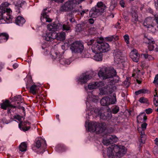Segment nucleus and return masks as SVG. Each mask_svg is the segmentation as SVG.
Instances as JSON below:
<instances>
[{
  "label": "nucleus",
  "instance_id": "51",
  "mask_svg": "<svg viewBox=\"0 0 158 158\" xmlns=\"http://www.w3.org/2000/svg\"><path fill=\"white\" fill-rule=\"evenodd\" d=\"M152 111V109L150 108H149L145 110V112L147 114H150Z\"/></svg>",
  "mask_w": 158,
  "mask_h": 158
},
{
  "label": "nucleus",
  "instance_id": "56",
  "mask_svg": "<svg viewBox=\"0 0 158 158\" xmlns=\"http://www.w3.org/2000/svg\"><path fill=\"white\" fill-rule=\"evenodd\" d=\"M88 10H82L81 12H80V13L81 16H83L84 14L86 13L87 12H88Z\"/></svg>",
  "mask_w": 158,
  "mask_h": 158
},
{
  "label": "nucleus",
  "instance_id": "54",
  "mask_svg": "<svg viewBox=\"0 0 158 158\" xmlns=\"http://www.w3.org/2000/svg\"><path fill=\"white\" fill-rule=\"evenodd\" d=\"M95 41V40H89V41L87 43V44L88 45H91L93 43H94ZM96 41H95V42Z\"/></svg>",
  "mask_w": 158,
  "mask_h": 158
},
{
  "label": "nucleus",
  "instance_id": "40",
  "mask_svg": "<svg viewBox=\"0 0 158 158\" xmlns=\"http://www.w3.org/2000/svg\"><path fill=\"white\" fill-rule=\"evenodd\" d=\"M132 21L134 22H136L138 20V16L137 14L136 13L134 12L132 13Z\"/></svg>",
  "mask_w": 158,
  "mask_h": 158
},
{
  "label": "nucleus",
  "instance_id": "44",
  "mask_svg": "<svg viewBox=\"0 0 158 158\" xmlns=\"http://www.w3.org/2000/svg\"><path fill=\"white\" fill-rule=\"evenodd\" d=\"M69 44L68 43H65L64 44L61 46V48L63 50L67 49L69 46Z\"/></svg>",
  "mask_w": 158,
  "mask_h": 158
},
{
  "label": "nucleus",
  "instance_id": "46",
  "mask_svg": "<svg viewBox=\"0 0 158 158\" xmlns=\"http://www.w3.org/2000/svg\"><path fill=\"white\" fill-rule=\"evenodd\" d=\"M154 45H156L155 44H149V45L148 46V48L149 50L150 51H153L154 49V48H155Z\"/></svg>",
  "mask_w": 158,
  "mask_h": 158
},
{
  "label": "nucleus",
  "instance_id": "52",
  "mask_svg": "<svg viewBox=\"0 0 158 158\" xmlns=\"http://www.w3.org/2000/svg\"><path fill=\"white\" fill-rule=\"evenodd\" d=\"M157 82H158V74H157L156 75L153 82V83L154 84H156L157 83Z\"/></svg>",
  "mask_w": 158,
  "mask_h": 158
},
{
  "label": "nucleus",
  "instance_id": "15",
  "mask_svg": "<svg viewBox=\"0 0 158 158\" xmlns=\"http://www.w3.org/2000/svg\"><path fill=\"white\" fill-rule=\"evenodd\" d=\"M47 9H44L42 12L41 14V16L40 18L41 21L42 22L44 21V19L45 20V21L49 23L52 21V20L49 17L48 15V13L46 12Z\"/></svg>",
  "mask_w": 158,
  "mask_h": 158
},
{
  "label": "nucleus",
  "instance_id": "6",
  "mask_svg": "<svg viewBox=\"0 0 158 158\" xmlns=\"http://www.w3.org/2000/svg\"><path fill=\"white\" fill-rule=\"evenodd\" d=\"M70 48L73 53H79L81 57H86L85 53V51H84V46L83 43L80 41H76L70 45Z\"/></svg>",
  "mask_w": 158,
  "mask_h": 158
},
{
  "label": "nucleus",
  "instance_id": "2",
  "mask_svg": "<svg viewBox=\"0 0 158 158\" xmlns=\"http://www.w3.org/2000/svg\"><path fill=\"white\" fill-rule=\"evenodd\" d=\"M44 45H43L42 48L44 50V54L45 55L48 54V52L50 54L51 57L54 60L59 61L60 64L62 65H69L71 63V61L69 59H66L64 58L63 56L60 54L58 51L55 50L54 48L51 49L50 52H48V48L44 47Z\"/></svg>",
  "mask_w": 158,
  "mask_h": 158
},
{
  "label": "nucleus",
  "instance_id": "47",
  "mask_svg": "<svg viewBox=\"0 0 158 158\" xmlns=\"http://www.w3.org/2000/svg\"><path fill=\"white\" fill-rule=\"evenodd\" d=\"M114 39V36L112 35L110 36L105 38V40L106 41H111Z\"/></svg>",
  "mask_w": 158,
  "mask_h": 158
},
{
  "label": "nucleus",
  "instance_id": "16",
  "mask_svg": "<svg viewBox=\"0 0 158 158\" xmlns=\"http://www.w3.org/2000/svg\"><path fill=\"white\" fill-rule=\"evenodd\" d=\"M56 32L54 31L47 32L44 36V39L48 41H52L56 39Z\"/></svg>",
  "mask_w": 158,
  "mask_h": 158
},
{
  "label": "nucleus",
  "instance_id": "3",
  "mask_svg": "<svg viewBox=\"0 0 158 158\" xmlns=\"http://www.w3.org/2000/svg\"><path fill=\"white\" fill-rule=\"evenodd\" d=\"M126 149L123 146L111 145L107 149V155L109 158H119L126 153Z\"/></svg>",
  "mask_w": 158,
  "mask_h": 158
},
{
  "label": "nucleus",
  "instance_id": "24",
  "mask_svg": "<svg viewBox=\"0 0 158 158\" xmlns=\"http://www.w3.org/2000/svg\"><path fill=\"white\" fill-rule=\"evenodd\" d=\"M68 2H66L64 5H62L60 8V10L61 11H67L71 10L70 7L69 5Z\"/></svg>",
  "mask_w": 158,
  "mask_h": 158
},
{
  "label": "nucleus",
  "instance_id": "41",
  "mask_svg": "<svg viewBox=\"0 0 158 158\" xmlns=\"http://www.w3.org/2000/svg\"><path fill=\"white\" fill-rule=\"evenodd\" d=\"M139 101L140 102L143 103H148V99L144 97L140 98L139 100Z\"/></svg>",
  "mask_w": 158,
  "mask_h": 158
},
{
  "label": "nucleus",
  "instance_id": "29",
  "mask_svg": "<svg viewBox=\"0 0 158 158\" xmlns=\"http://www.w3.org/2000/svg\"><path fill=\"white\" fill-rule=\"evenodd\" d=\"M58 26L55 23L49 24L47 26V28L49 31H54L58 29Z\"/></svg>",
  "mask_w": 158,
  "mask_h": 158
},
{
  "label": "nucleus",
  "instance_id": "28",
  "mask_svg": "<svg viewBox=\"0 0 158 158\" xmlns=\"http://www.w3.org/2000/svg\"><path fill=\"white\" fill-rule=\"evenodd\" d=\"M25 3V2L22 0H16L15 3V9L19 10L20 8Z\"/></svg>",
  "mask_w": 158,
  "mask_h": 158
},
{
  "label": "nucleus",
  "instance_id": "4",
  "mask_svg": "<svg viewBox=\"0 0 158 158\" xmlns=\"http://www.w3.org/2000/svg\"><path fill=\"white\" fill-rule=\"evenodd\" d=\"M85 127L89 131L95 132L97 134L102 133L106 129V126L104 123H99L96 122H90L87 124L85 122Z\"/></svg>",
  "mask_w": 158,
  "mask_h": 158
},
{
  "label": "nucleus",
  "instance_id": "7",
  "mask_svg": "<svg viewBox=\"0 0 158 158\" xmlns=\"http://www.w3.org/2000/svg\"><path fill=\"white\" fill-rule=\"evenodd\" d=\"M46 146V141L41 138H38L36 140L35 146L32 149L35 152L40 154L44 152Z\"/></svg>",
  "mask_w": 158,
  "mask_h": 158
},
{
  "label": "nucleus",
  "instance_id": "14",
  "mask_svg": "<svg viewBox=\"0 0 158 158\" xmlns=\"http://www.w3.org/2000/svg\"><path fill=\"white\" fill-rule=\"evenodd\" d=\"M130 56L132 60L136 62L139 61V55L137 51L134 49L132 50L130 53Z\"/></svg>",
  "mask_w": 158,
  "mask_h": 158
},
{
  "label": "nucleus",
  "instance_id": "62",
  "mask_svg": "<svg viewBox=\"0 0 158 158\" xmlns=\"http://www.w3.org/2000/svg\"><path fill=\"white\" fill-rule=\"evenodd\" d=\"M18 64H13V66L14 69H15L18 67Z\"/></svg>",
  "mask_w": 158,
  "mask_h": 158
},
{
  "label": "nucleus",
  "instance_id": "11",
  "mask_svg": "<svg viewBox=\"0 0 158 158\" xmlns=\"http://www.w3.org/2000/svg\"><path fill=\"white\" fill-rule=\"evenodd\" d=\"M12 13L11 9L9 8L4 12L2 19H4L7 23L11 22L13 19V17L10 15Z\"/></svg>",
  "mask_w": 158,
  "mask_h": 158
},
{
  "label": "nucleus",
  "instance_id": "25",
  "mask_svg": "<svg viewBox=\"0 0 158 158\" xmlns=\"http://www.w3.org/2000/svg\"><path fill=\"white\" fill-rule=\"evenodd\" d=\"M145 42L148 44H155V42L153 38L148 36H145L144 38Z\"/></svg>",
  "mask_w": 158,
  "mask_h": 158
},
{
  "label": "nucleus",
  "instance_id": "12",
  "mask_svg": "<svg viewBox=\"0 0 158 158\" xmlns=\"http://www.w3.org/2000/svg\"><path fill=\"white\" fill-rule=\"evenodd\" d=\"M92 78L91 76L86 73H82L77 78V81L78 83L81 84H85L88 81Z\"/></svg>",
  "mask_w": 158,
  "mask_h": 158
},
{
  "label": "nucleus",
  "instance_id": "34",
  "mask_svg": "<svg viewBox=\"0 0 158 158\" xmlns=\"http://www.w3.org/2000/svg\"><path fill=\"white\" fill-rule=\"evenodd\" d=\"M143 119V121H145L147 119V117L144 112H143L139 115L137 117V120H139L140 119Z\"/></svg>",
  "mask_w": 158,
  "mask_h": 158
},
{
  "label": "nucleus",
  "instance_id": "9",
  "mask_svg": "<svg viewBox=\"0 0 158 158\" xmlns=\"http://www.w3.org/2000/svg\"><path fill=\"white\" fill-rule=\"evenodd\" d=\"M110 96H107L103 98L100 101L102 105L103 106H108L110 104H113L116 102V94H113V97L111 98Z\"/></svg>",
  "mask_w": 158,
  "mask_h": 158
},
{
  "label": "nucleus",
  "instance_id": "42",
  "mask_svg": "<svg viewBox=\"0 0 158 158\" xmlns=\"http://www.w3.org/2000/svg\"><path fill=\"white\" fill-rule=\"evenodd\" d=\"M154 103L156 106H158V96L157 95V94L154 95Z\"/></svg>",
  "mask_w": 158,
  "mask_h": 158
},
{
  "label": "nucleus",
  "instance_id": "48",
  "mask_svg": "<svg viewBox=\"0 0 158 158\" xmlns=\"http://www.w3.org/2000/svg\"><path fill=\"white\" fill-rule=\"evenodd\" d=\"M119 110V107L118 106H116L114 108L112 109V112L113 114H116L118 112Z\"/></svg>",
  "mask_w": 158,
  "mask_h": 158
},
{
  "label": "nucleus",
  "instance_id": "17",
  "mask_svg": "<svg viewBox=\"0 0 158 158\" xmlns=\"http://www.w3.org/2000/svg\"><path fill=\"white\" fill-rule=\"evenodd\" d=\"M114 55V61L117 63H119L122 58V53L118 49L115 50Z\"/></svg>",
  "mask_w": 158,
  "mask_h": 158
},
{
  "label": "nucleus",
  "instance_id": "59",
  "mask_svg": "<svg viewBox=\"0 0 158 158\" xmlns=\"http://www.w3.org/2000/svg\"><path fill=\"white\" fill-rule=\"evenodd\" d=\"M141 56L144 57L145 59H147L148 54H143L141 55Z\"/></svg>",
  "mask_w": 158,
  "mask_h": 158
},
{
  "label": "nucleus",
  "instance_id": "30",
  "mask_svg": "<svg viewBox=\"0 0 158 158\" xmlns=\"http://www.w3.org/2000/svg\"><path fill=\"white\" fill-rule=\"evenodd\" d=\"M39 88V87L36 85H33L30 88V92L33 95L35 94L38 90Z\"/></svg>",
  "mask_w": 158,
  "mask_h": 158
},
{
  "label": "nucleus",
  "instance_id": "31",
  "mask_svg": "<svg viewBox=\"0 0 158 158\" xmlns=\"http://www.w3.org/2000/svg\"><path fill=\"white\" fill-rule=\"evenodd\" d=\"M149 93V92L148 89L143 88L136 91L135 92V94L136 95H138L140 94H148Z\"/></svg>",
  "mask_w": 158,
  "mask_h": 158
},
{
  "label": "nucleus",
  "instance_id": "22",
  "mask_svg": "<svg viewBox=\"0 0 158 158\" xmlns=\"http://www.w3.org/2000/svg\"><path fill=\"white\" fill-rule=\"evenodd\" d=\"M101 52H106L110 50L109 44L106 43H100Z\"/></svg>",
  "mask_w": 158,
  "mask_h": 158
},
{
  "label": "nucleus",
  "instance_id": "33",
  "mask_svg": "<svg viewBox=\"0 0 158 158\" xmlns=\"http://www.w3.org/2000/svg\"><path fill=\"white\" fill-rule=\"evenodd\" d=\"M27 147L26 143L25 142H23L19 145V150L22 152L25 151L27 150Z\"/></svg>",
  "mask_w": 158,
  "mask_h": 158
},
{
  "label": "nucleus",
  "instance_id": "27",
  "mask_svg": "<svg viewBox=\"0 0 158 158\" xmlns=\"http://www.w3.org/2000/svg\"><path fill=\"white\" fill-rule=\"evenodd\" d=\"M107 138L109 139L111 144L116 142L118 140V138L115 135H107Z\"/></svg>",
  "mask_w": 158,
  "mask_h": 158
},
{
  "label": "nucleus",
  "instance_id": "43",
  "mask_svg": "<svg viewBox=\"0 0 158 158\" xmlns=\"http://www.w3.org/2000/svg\"><path fill=\"white\" fill-rule=\"evenodd\" d=\"M22 117L18 114L15 115L14 117V118L17 120L18 121H19L20 123H22Z\"/></svg>",
  "mask_w": 158,
  "mask_h": 158
},
{
  "label": "nucleus",
  "instance_id": "45",
  "mask_svg": "<svg viewBox=\"0 0 158 158\" xmlns=\"http://www.w3.org/2000/svg\"><path fill=\"white\" fill-rule=\"evenodd\" d=\"M124 39L126 43L127 44L129 43V36L128 35H125L123 36Z\"/></svg>",
  "mask_w": 158,
  "mask_h": 158
},
{
  "label": "nucleus",
  "instance_id": "53",
  "mask_svg": "<svg viewBox=\"0 0 158 158\" xmlns=\"http://www.w3.org/2000/svg\"><path fill=\"white\" fill-rule=\"evenodd\" d=\"M153 152L155 154H157L158 155V147H155L154 148Z\"/></svg>",
  "mask_w": 158,
  "mask_h": 158
},
{
  "label": "nucleus",
  "instance_id": "57",
  "mask_svg": "<svg viewBox=\"0 0 158 158\" xmlns=\"http://www.w3.org/2000/svg\"><path fill=\"white\" fill-rule=\"evenodd\" d=\"M95 30V29L94 28H89V34H92L93 33L92 31H94Z\"/></svg>",
  "mask_w": 158,
  "mask_h": 158
},
{
  "label": "nucleus",
  "instance_id": "26",
  "mask_svg": "<svg viewBox=\"0 0 158 158\" xmlns=\"http://www.w3.org/2000/svg\"><path fill=\"white\" fill-rule=\"evenodd\" d=\"M94 112L95 113L97 114V115L100 116V118L105 119L104 117L105 116V114L103 113V110L98 108H96L94 109Z\"/></svg>",
  "mask_w": 158,
  "mask_h": 158
},
{
  "label": "nucleus",
  "instance_id": "18",
  "mask_svg": "<svg viewBox=\"0 0 158 158\" xmlns=\"http://www.w3.org/2000/svg\"><path fill=\"white\" fill-rule=\"evenodd\" d=\"M100 46V43L95 42L92 47L91 49L92 52L95 54L101 53L102 52Z\"/></svg>",
  "mask_w": 158,
  "mask_h": 158
},
{
  "label": "nucleus",
  "instance_id": "8",
  "mask_svg": "<svg viewBox=\"0 0 158 158\" xmlns=\"http://www.w3.org/2000/svg\"><path fill=\"white\" fill-rule=\"evenodd\" d=\"M105 8V6L102 2H99L89 11V16L93 18H96L103 13Z\"/></svg>",
  "mask_w": 158,
  "mask_h": 158
},
{
  "label": "nucleus",
  "instance_id": "20",
  "mask_svg": "<svg viewBox=\"0 0 158 158\" xmlns=\"http://www.w3.org/2000/svg\"><path fill=\"white\" fill-rule=\"evenodd\" d=\"M82 1V0H69L67 2L69 4V5L72 10L77 5L81 3Z\"/></svg>",
  "mask_w": 158,
  "mask_h": 158
},
{
  "label": "nucleus",
  "instance_id": "64",
  "mask_svg": "<svg viewBox=\"0 0 158 158\" xmlns=\"http://www.w3.org/2000/svg\"><path fill=\"white\" fill-rule=\"evenodd\" d=\"M154 141L155 142V144L158 146V139L156 138L154 140Z\"/></svg>",
  "mask_w": 158,
  "mask_h": 158
},
{
  "label": "nucleus",
  "instance_id": "61",
  "mask_svg": "<svg viewBox=\"0 0 158 158\" xmlns=\"http://www.w3.org/2000/svg\"><path fill=\"white\" fill-rule=\"evenodd\" d=\"M155 17L156 19V22L158 25V15H155Z\"/></svg>",
  "mask_w": 158,
  "mask_h": 158
},
{
  "label": "nucleus",
  "instance_id": "37",
  "mask_svg": "<svg viewBox=\"0 0 158 158\" xmlns=\"http://www.w3.org/2000/svg\"><path fill=\"white\" fill-rule=\"evenodd\" d=\"M62 29L63 30L65 31L68 32H70L71 30L70 27L69 25L64 24L62 26Z\"/></svg>",
  "mask_w": 158,
  "mask_h": 158
},
{
  "label": "nucleus",
  "instance_id": "13",
  "mask_svg": "<svg viewBox=\"0 0 158 158\" xmlns=\"http://www.w3.org/2000/svg\"><path fill=\"white\" fill-rule=\"evenodd\" d=\"M154 21V19L153 18L148 17L145 20L143 23V26L149 28L152 27V29H154L153 27V21Z\"/></svg>",
  "mask_w": 158,
  "mask_h": 158
},
{
  "label": "nucleus",
  "instance_id": "35",
  "mask_svg": "<svg viewBox=\"0 0 158 158\" xmlns=\"http://www.w3.org/2000/svg\"><path fill=\"white\" fill-rule=\"evenodd\" d=\"M95 54L96 55L94 56V59L98 61L102 60V54L101 53Z\"/></svg>",
  "mask_w": 158,
  "mask_h": 158
},
{
  "label": "nucleus",
  "instance_id": "21",
  "mask_svg": "<svg viewBox=\"0 0 158 158\" xmlns=\"http://www.w3.org/2000/svg\"><path fill=\"white\" fill-rule=\"evenodd\" d=\"M26 20L22 17L18 16L15 20V23L19 26H22L25 23Z\"/></svg>",
  "mask_w": 158,
  "mask_h": 158
},
{
  "label": "nucleus",
  "instance_id": "10",
  "mask_svg": "<svg viewBox=\"0 0 158 158\" xmlns=\"http://www.w3.org/2000/svg\"><path fill=\"white\" fill-rule=\"evenodd\" d=\"M147 125V124L144 123L141 125V128H138V130L140 133L141 137L140 139H139V142L142 144L145 143L146 135L145 134L144 130L146 129Z\"/></svg>",
  "mask_w": 158,
  "mask_h": 158
},
{
  "label": "nucleus",
  "instance_id": "19",
  "mask_svg": "<svg viewBox=\"0 0 158 158\" xmlns=\"http://www.w3.org/2000/svg\"><path fill=\"white\" fill-rule=\"evenodd\" d=\"M0 105L1 108L4 110H6L8 107L10 109L15 108L16 107V106L11 105L8 100H6L5 101H3V103L0 104Z\"/></svg>",
  "mask_w": 158,
  "mask_h": 158
},
{
  "label": "nucleus",
  "instance_id": "63",
  "mask_svg": "<svg viewBox=\"0 0 158 158\" xmlns=\"http://www.w3.org/2000/svg\"><path fill=\"white\" fill-rule=\"evenodd\" d=\"M70 21L72 23H73L75 22V20L73 18H71L69 19Z\"/></svg>",
  "mask_w": 158,
  "mask_h": 158
},
{
  "label": "nucleus",
  "instance_id": "49",
  "mask_svg": "<svg viewBox=\"0 0 158 158\" xmlns=\"http://www.w3.org/2000/svg\"><path fill=\"white\" fill-rule=\"evenodd\" d=\"M71 13L73 15H77L79 14H80V11H79L77 10H73L71 12Z\"/></svg>",
  "mask_w": 158,
  "mask_h": 158
},
{
  "label": "nucleus",
  "instance_id": "32",
  "mask_svg": "<svg viewBox=\"0 0 158 158\" xmlns=\"http://www.w3.org/2000/svg\"><path fill=\"white\" fill-rule=\"evenodd\" d=\"M9 36L8 34L5 33H2L0 34V40L2 41H6L8 39Z\"/></svg>",
  "mask_w": 158,
  "mask_h": 158
},
{
  "label": "nucleus",
  "instance_id": "36",
  "mask_svg": "<svg viewBox=\"0 0 158 158\" xmlns=\"http://www.w3.org/2000/svg\"><path fill=\"white\" fill-rule=\"evenodd\" d=\"M102 142L104 145H106V146H108L111 144L109 140V139L107 138V135L106 137H104Z\"/></svg>",
  "mask_w": 158,
  "mask_h": 158
},
{
  "label": "nucleus",
  "instance_id": "5",
  "mask_svg": "<svg viewBox=\"0 0 158 158\" xmlns=\"http://www.w3.org/2000/svg\"><path fill=\"white\" fill-rule=\"evenodd\" d=\"M104 83L102 81H97L89 83L88 85L89 89H92L98 88H102L100 89V93L102 95L108 94L110 93V87L107 85L104 86Z\"/></svg>",
  "mask_w": 158,
  "mask_h": 158
},
{
  "label": "nucleus",
  "instance_id": "39",
  "mask_svg": "<svg viewBox=\"0 0 158 158\" xmlns=\"http://www.w3.org/2000/svg\"><path fill=\"white\" fill-rule=\"evenodd\" d=\"M9 5V4L7 2H4L0 6V8L3 10H5L6 11L7 9H8L6 8V7L8 6Z\"/></svg>",
  "mask_w": 158,
  "mask_h": 158
},
{
  "label": "nucleus",
  "instance_id": "23",
  "mask_svg": "<svg viewBox=\"0 0 158 158\" xmlns=\"http://www.w3.org/2000/svg\"><path fill=\"white\" fill-rule=\"evenodd\" d=\"M56 39L60 41H63L65 39L66 34L64 32H61L59 33H56Z\"/></svg>",
  "mask_w": 158,
  "mask_h": 158
},
{
  "label": "nucleus",
  "instance_id": "55",
  "mask_svg": "<svg viewBox=\"0 0 158 158\" xmlns=\"http://www.w3.org/2000/svg\"><path fill=\"white\" fill-rule=\"evenodd\" d=\"M120 4L122 7H124L125 4L124 1L123 0L120 1Z\"/></svg>",
  "mask_w": 158,
  "mask_h": 158
},
{
  "label": "nucleus",
  "instance_id": "1",
  "mask_svg": "<svg viewBox=\"0 0 158 158\" xmlns=\"http://www.w3.org/2000/svg\"><path fill=\"white\" fill-rule=\"evenodd\" d=\"M116 71L113 68L102 67L100 69L98 73V76L103 79H110V83L114 84L117 83L119 80V77L115 76Z\"/></svg>",
  "mask_w": 158,
  "mask_h": 158
},
{
  "label": "nucleus",
  "instance_id": "60",
  "mask_svg": "<svg viewBox=\"0 0 158 158\" xmlns=\"http://www.w3.org/2000/svg\"><path fill=\"white\" fill-rule=\"evenodd\" d=\"M153 57L151 55H148L147 59L148 60H153Z\"/></svg>",
  "mask_w": 158,
  "mask_h": 158
},
{
  "label": "nucleus",
  "instance_id": "50",
  "mask_svg": "<svg viewBox=\"0 0 158 158\" xmlns=\"http://www.w3.org/2000/svg\"><path fill=\"white\" fill-rule=\"evenodd\" d=\"M5 11L0 8V19H2L3 14Z\"/></svg>",
  "mask_w": 158,
  "mask_h": 158
},
{
  "label": "nucleus",
  "instance_id": "58",
  "mask_svg": "<svg viewBox=\"0 0 158 158\" xmlns=\"http://www.w3.org/2000/svg\"><path fill=\"white\" fill-rule=\"evenodd\" d=\"M88 21L89 23L91 24H93L94 23V20L93 19H90L88 20Z\"/></svg>",
  "mask_w": 158,
  "mask_h": 158
},
{
  "label": "nucleus",
  "instance_id": "38",
  "mask_svg": "<svg viewBox=\"0 0 158 158\" xmlns=\"http://www.w3.org/2000/svg\"><path fill=\"white\" fill-rule=\"evenodd\" d=\"M22 125H23L22 123H20L19 124V127L21 130H22L24 131H28L30 128V127L29 126H25L22 127L21 126Z\"/></svg>",
  "mask_w": 158,
  "mask_h": 158
}]
</instances>
